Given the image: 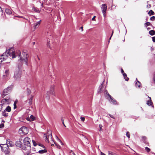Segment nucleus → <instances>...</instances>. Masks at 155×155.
<instances>
[{
    "mask_svg": "<svg viewBox=\"0 0 155 155\" xmlns=\"http://www.w3.org/2000/svg\"><path fill=\"white\" fill-rule=\"evenodd\" d=\"M23 55L24 58H22L21 57V53L20 52L19 54L18 57L19 58V59L18 60V68L15 69L14 73V79L16 80H19L20 79L21 74V68L22 65L23 64H25L27 66L28 65V54L24 52V50H23Z\"/></svg>",
    "mask_w": 155,
    "mask_h": 155,
    "instance_id": "nucleus-1",
    "label": "nucleus"
},
{
    "mask_svg": "<svg viewBox=\"0 0 155 155\" xmlns=\"http://www.w3.org/2000/svg\"><path fill=\"white\" fill-rule=\"evenodd\" d=\"M11 49H6V51L0 56V63L5 60L8 57L14 58L16 57L15 51H12Z\"/></svg>",
    "mask_w": 155,
    "mask_h": 155,
    "instance_id": "nucleus-2",
    "label": "nucleus"
},
{
    "mask_svg": "<svg viewBox=\"0 0 155 155\" xmlns=\"http://www.w3.org/2000/svg\"><path fill=\"white\" fill-rule=\"evenodd\" d=\"M30 138L28 137H26L23 140L24 144L28 148V152L26 153V155H28L31 153V144L29 141Z\"/></svg>",
    "mask_w": 155,
    "mask_h": 155,
    "instance_id": "nucleus-3",
    "label": "nucleus"
},
{
    "mask_svg": "<svg viewBox=\"0 0 155 155\" xmlns=\"http://www.w3.org/2000/svg\"><path fill=\"white\" fill-rule=\"evenodd\" d=\"M106 95L105 97L108 99L111 103L114 104H116L117 102L116 100L114 99L107 92V91H105Z\"/></svg>",
    "mask_w": 155,
    "mask_h": 155,
    "instance_id": "nucleus-4",
    "label": "nucleus"
},
{
    "mask_svg": "<svg viewBox=\"0 0 155 155\" xmlns=\"http://www.w3.org/2000/svg\"><path fill=\"white\" fill-rule=\"evenodd\" d=\"M3 144H0V146L2 150V151L4 152L6 155H9L10 153V150L9 148L7 146L3 147Z\"/></svg>",
    "mask_w": 155,
    "mask_h": 155,
    "instance_id": "nucleus-5",
    "label": "nucleus"
},
{
    "mask_svg": "<svg viewBox=\"0 0 155 155\" xmlns=\"http://www.w3.org/2000/svg\"><path fill=\"white\" fill-rule=\"evenodd\" d=\"M12 90V87L10 86L4 89L3 94H2V97H4L5 95L9 93Z\"/></svg>",
    "mask_w": 155,
    "mask_h": 155,
    "instance_id": "nucleus-6",
    "label": "nucleus"
},
{
    "mask_svg": "<svg viewBox=\"0 0 155 155\" xmlns=\"http://www.w3.org/2000/svg\"><path fill=\"white\" fill-rule=\"evenodd\" d=\"M54 86H51L50 87V89L49 91H48L47 93V96H46L48 100L49 98V94H51L53 95H54Z\"/></svg>",
    "mask_w": 155,
    "mask_h": 155,
    "instance_id": "nucleus-7",
    "label": "nucleus"
},
{
    "mask_svg": "<svg viewBox=\"0 0 155 155\" xmlns=\"http://www.w3.org/2000/svg\"><path fill=\"white\" fill-rule=\"evenodd\" d=\"M6 144H3V145L5 146H7V147H8L9 148V147H12L14 146V144L13 143V142L12 141H10V140L8 139L6 140Z\"/></svg>",
    "mask_w": 155,
    "mask_h": 155,
    "instance_id": "nucleus-8",
    "label": "nucleus"
},
{
    "mask_svg": "<svg viewBox=\"0 0 155 155\" xmlns=\"http://www.w3.org/2000/svg\"><path fill=\"white\" fill-rule=\"evenodd\" d=\"M11 99L9 97L3 99L1 101V103L2 104H4L5 103H9L11 102Z\"/></svg>",
    "mask_w": 155,
    "mask_h": 155,
    "instance_id": "nucleus-9",
    "label": "nucleus"
},
{
    "mask_svg": "<svg viewBox=\"0 0 155 155\" xmlns=\"http://www.w3.org/2000/svg\"><path fill=\"white\" fill-rule=\"evenodd\" d=\"M149 98V100H147V104L149 106H151L152 107H153V103L152 102L151 98L150 97H149L148 96H147Z\"/></svg>",
    "mask_w": 155,
    "mask_h": 155,
    "instance_id": "nucleus-10",
    "label": "nucleus"
},
{
    "mask_svg": "<svg viewBox=\"0 0 155 155\" xmlns=\"http://www.w3.org/2000/svg\"><path fill=\"white\" fill-rule=\"evenodd\" d=\"M107 6L106 4H103L101 7L102 13L106 12Z\"/></svg>",
    "mask_w": 155,
    "mask_h": 155,
    "instance_id": "nucleus-11",
    "label": "nucleus"
},
{
    "mask_svg": "<svg viewBox=\"0 0 155 155\" xmlns=\"http://www.w3.org/2000/svg\"><path fill=\"white\" fill-rule=\"evenodd\" d=\"M15 145L17 147L21 148L22 146V143L20 140H18L16 142Z\"/></svg>",
    "mask_w": 155,
    "mask_h": 155,
    "instance_id": "nucleus-12",
    "label": "nucleus"
},
{
    "mask_svg": "<svg viewBox=\"0 0 155 155\" xmlns=\"http://www.w3.org/2000/svg\"><path fill=\"white\" fill-rule=\"evenodd\" d=\"M104 80L102 83L101 84V85L99 87L97 91L98 93H100L101 92L102 89L103 87V84H104Z\"/></svg>",
    "mask_w": 155,
    "mask_h": 155,
    "instance_id": "nucleus-13",
    "label": "nucleus"
},
{
    "mask_svg": "<svg viewBox=\"0 0 155 155\" xmlns=\"http://www.w3.org/2000/svg\"><path fill=\"white\" fill-rule=\"evenodd\" d=\"M9 70H6L5 71V74L3 75V76L4 78L8 77L9 75Z\"/></svg>",
    "mask_w": 155,
    "mask_h": 155,
    "instance_id": "nucleus-14",
    "label": "nucleus"
},
{
    "mask_svg": "<svg viewBox=\"0 0 155 155\" xmlns=\"http://www.w3.org/2000/svg\"><path fill=\"white\" fill-rule=\"evenodd\" d=\"M41 21L40 20L38 21L35 23L34 24V26L35 29H36L37 28V26H38L41 23Z\"/></svg>",
    "mask_w": 155,
    "mask_h": 155,
    "instance_id": "nucleus-15",
    "label": "nucleus"
},
{
    "mask_svg": "<svg viewBox=\"0 0 155 155\" xmlns=\"http://www.w3.org/2000/svg\"><path fill=\"white\" fill-rule=\"evenodd\" d=\"M21 148V150L27 151L26 152V153L28 152L27 149L28 148H27V147L24 144V145H22Z\"/></svg>",
    "mask_w": 155,
    "mask_h": 155,
    "instance_id": "nucleus-16",
    "label": "nucleus"
},
{
    "mask_svg": "<svg viewBox=\"0 0 155 155\" xmlns=\"http://www.w3.org/2000/svg\"><path fill=\"white\" fill-rule=\"evenodd\" d=\"M47 150L46 149H44L39 150L38 152L40 154H43L47 152Z\"/></svg>",
    "mask_w": 155,
    "mask_h": 155,
    "instance_id": "nucleus-17",
    "label": "nucleus"
},
{
    "mask_svg": "<svg viewBox=\"0 0 155 155\" xmlns=\"http://www.w3.org/2000/svg\"><path fill=\"white\" fill-rule=\"evenodd\" d=\"M27 130V128L26 127H22L21 128H20L19 130V131L21 130L23 133H25V130Z\"/></svg>",
    "mask_w": 155,
    "mask_h": 155,
    "instance_id": "nucleus-18",
    "label": "nucleus"
},
{
    "mask_svg": "<svg viewBox=\"0 0 155 155\" xmlns=\"http://www.w3.org/2000/svg\"><path fill=\"white\" fill-rule=\"evenodd\" d=\"M6 13L7 14L10 15L12 14V12L9 8H6L5 10Z\"/></svg>",
    "mask_w": 155,
    "mask_h": 155,
    "instance_id": "nucleus-19",
    "label": "nucleus"
},
{
    "mask_svg": "<svg viewBox=\"0 0 155 155\" xmlns=\"http://www.w3.org/2000/svg\"><path fill=\"white\" fill-rule=\"evenodd\" d=\"M122 74L125 81H128L129 80V78L127 77V74L125 73H123Z\"/></svg>",
    "mask_w": 155,
    "mask_h": 155,
    "instance_id": "nucleus-20",
    "label": "nucleus"
},
{
    "mask_svg": "<svg viewBox=\"0 0 155 155\" xmlns=\"http://www.w3.org/2000/svg\"><path fill=\"white\" fill-rule=\"evenodd\" d=\"M140 83L138 81L135 83V86L136 87H140Z\"/></svg>",
    "mask_w": 155,
    "mask_h": 155,
    "instance_id": "nucleus-21",
    "label": "nucleus"
},
{
    "mask_svg": "<svg viewBox=\"0 0 155 155\" xmlns=\"http://www.w3.org/2000/svg\"><path fill=\"white\" fill-rule=\"evenodd\" d=\"M2 115L4 117H7L8 116V113H7L6 111H5V110L2 111Z\"/></svg>",
    "mask_w": 155,
    "mask_h": 155,
    "instance_id": "nucleus-22",
    "label": "nucleus"
},
{
    "mask_svg": "<svg viewBox=\"0 0 155 155\" xmlns=\"http://www.w3.org/2000/svg\"><path fill=\"white\" fill-rule=\"evenodd\" d=\"M149 34L151 35H153L155 34V31L153 30H150L149 31Z\"/></svg>",
    "mask_w": 155,
    "mask_h": 155,
    "instance_id": "nucleus-23",
    "label": "nucleus"
},
{
    "mask_svg": "<svg viewBox=\"0 0 155 155\" xmlns=\"http://www.w3.org/2000/svg\"><path fill=\"white\" fill-rule=\"evenodd\" d=\"M4 110L6 112H10L11 111V108L9 106H8Z\"/></svg>",
    "mask_w": 155,
    "mask_h": 155,
    "instance_id": "nucleus-24",
    "label": "nucleus"
},
{
    "mask_svg": "<svg viewBox=\"0 0 155 155\" xmlns=\"http://www.w3.org/2000/svg\"><path fill=\"white\" fill-rule=\"evenodd\" d=\"M64 117H61V120L62 121V123L63 124L65 127H66V126L64 124Z\"/></svg>",
    "mask_w": 155,
    "mask_h": 155,
    "instance_id": "nucleus-25",
    "label": "nucleus"
},
{
    "mask_svg": "<svg viewBox=\"0 0 155 155\" xmlns=\"http://www.w3.org/2000/svg\"><path fill=\"white\" fill-rule=\"evenodd\" d=\"M33 96H31V98L29 99V103L30 105L32 104V100L33 98Z\"/></svg>",
    "mask_w": 155,
    "mask_h": 155,
    "instance_id": "nucleus-26",
    "label": "nucleus"
},
{
    "mask_svg": "<svg viewBox=\"0 0 155 155\" xmlns=\"http://www.w3.org/2000/svg\"><path fill=\"white\" fill-rule=\"evenodd\" d=\"M148 14L150 15H154V12L151 10H150L149 12H148Z\"/></svg>",
    "mask_w": 155,
    "mask_h": 155,
    "instance_id": "nucleus-27",
    "label": "nucleus"
},
{
    "mask_svg": "<svg viewBox=\"0 0 155 155\" xmlns=\"http://www.w3.org/2000/svg\"><path fill=\"white\" fill-rule=\"evenodd\" d=\"M38 145L39 146L42 147L44 149L45 148V147L43 144H42L41 143H38Z\"/></svg>",
    "mask_w": 155,
    "mask_h": 155,
    "instance_id": "nucleus-28",
    "label": "nucleus"
},
{
    "mask_svg": "<svg viewBox=\"0 0 155 155\" xmlns=\"http://www.w3.org/2000/svg\"><path fill=\"white\" fill-rule=\"evenodd\" d=\"M108 152V155H117V154L114 153L113 152L109 151Z\"/></svg>",
    "mask_w": 155,
    "mask_h": 155,
    "instance_id": "nucleus-29",
    "label": "nucleus"
},
{
    "mask_svg": "<svg viewBox=\"0 0 155 155\" xmlns=\"http://www.w3.org/2000/svg\"><path fill=\"white\" fill-rule=\"evenodd\" d=\"M32 141L33 143V145L34 146H36L37 145H38V143H37L36 141H35L34 140H33Z\"/></svg>",
    "mask_w": 155,
    "mask_h": 155,
    "instance_id": "nucleus-30",
    "label": "nucleus"
},
{
    "mask_svg": "<svg viewBox=\"0 0 155 155\" xmlns=\"http://www.w3.org/2000/svg\"><path fill=\"white\" fill-rule=\"evenodd\" d=\"M150 25H151V24L150 22H147L146 23L144 24V25H145V26L146 27L147 26Z\"/></svg>",
    "mask_w": 155,
    "mask_h": 155,
    "instance_id": "nucleus-31",
    "label": "nucleus"
},
{
    "mask_svg": "<svg viewBox=\"0 0 155 155\" xmlns=\"http://www.w3.org/2000/svg\"><path fill=\"white\" fill-rule=\"evenodd\" d=\"M34 11L37 12H40V11L37 8H34Z\"/></svg>",
    "mask_w": 155,
    "mask_h": 155,
    "instance_id": "nucleus-32",
    "label": "nucleus"
},
{
    "mask_svg": "<svg viewBox=\"0 0 155 155\" xmlns=\"http://www.w3.org/2000/svg\"><path fill=\"white\" fill-rule=\"evenodd\" d=\"M30 119L32 121H33L35 120V118L33 115H31L30 116Z\"/></svg>",
    "mask_w": 155,
    "mask_h": 155,
    "instance_id": "nucleus-33",
    "label": "nucleus"
},
{
    "mask_svg": "<svg viewBox=\"0 0 155 155\" xmlns=\"http://www.w3.org/2000/svg\"><path fill=\"white\" fill-rule=\"evenodd\" d=\"M126 136L128 138H130V134L129 132H127L126 133Z\"/></svg>",
    "mask_w": 155,
    "mask_h": 155,
    "instance_id": "nucleus-34",
    "label": "nucleus"
},
{
    "mask_svg": "<svg viewBox=\"0 0 155 155\" xmlns=\"http://www.w3.org/2000/svg\"><path fill=\"white\" fill-rule=\"evenodd\" d=\"M145 149L147 152H149L150 150V148H149L148 147H145Z\"/></svg>",
    "mask_w": 155,
    "mask_h": 155,
    "instance_id": "nucleus-35",
    "label": "nucleus"
},
{
    "mask_svg": "<svg viewBox=\"0 0 155 155\" xmlns=\"http://www.w3.org/2000/svg\"><path fill=\"white\" fill-rule=\"evenodd\" d=\"M150 19L151 21H154L155 20V17L153 16L150 18Z\"/></svg>",
    "mask_w": 155,
    "mask_h": 155,
    "instance_id": "nucleus-36",
    "label": "nucleus"
},
{
    "mask_svg": "<svg viewBox=\"0 0 155 155\" xmlns=\"http://www.w3.org/2000/svg\"><path fill=\"white\" fill-rule=\"evenodd\" d=\"M80 119L83 122H84L85 120V118L84 117H81Z\"/></svg>",
    "mask_w": 155,
    "mask_h": 155,
    "instance_id": "nucleus-37",
    "label": "nucleus"
},
{
    "mask_svg": "<svg viewBox=\"0 0 155 155\" xmlns=\"http://www.w3.org/2000/svg\"><path fill=\"white\" fill-rule=\"evenodd\" d=\"M99 127H100L99 131H101L102 130V128L103 127V126H102V125L101 124H99Z\"/></svg>",
    "mask_w": 155,
    "mask_h": 155,
    "instance_id": "nucleus-38",
    "label": "nucleus"
},
{
    "mask_svg": "<svg viewBox=\"0 0 155 155\" xmlns=\"http://www.w3.org/2000/svg\"><path fill=\"white\" fill-rule=\"evenodd\" d=\"M4 124H0V129L4 127Z\"/></svg>",
    "mask_w": 155,
    "mask_h": 155,
    "instance_id": "nucleus-39",
    "label": "nucleus"
},
{
    "mask_svg": "<svg viewBox=\"0 0 155 155\" xmlns=\"http://www.w3.org/2000/svg\"><path fill=\"white\" fill-rule=\"evenodd\" d=\"M142 140H143V142H144V140H145L146 139V137L144 136H143L142 137Z\"/></svg>",
    "mask_w": 155,
    "mask_h": 155,
    "instance_id": "nucleus-40",
    "label": "nucleus"
},
{
    "mask_svg": "<svg viewBox=\"0 0 155 155\" xmlns=\"http://www.w3.org/2000/svg\"><path fill=\"white\" fill-rule=\"evenodd\" d=\"M109 115L111 118H112L113 119H115V118H114V117L113 115H111V114H109Z\"/></svg>",
    "mask_w": 155,
    "mask_h": 155,
    "instance_id": "nucleus-41",
    "label": "nucleus"
},
{
    "mask_svg": "<svg viewBox=\"0 0 155 155\" xmlns=\"http://www.w3.org/2000/svg\"><path fill=\"white\" fill-rule=\"evenodd\" d=\"M3 104H0V112L2 110V108Z\"/></svg>",
    "mask_w": 155,
    "mask_h": 155,
    "instance_id": "nucleus-42",
    "label": "nucleus"
},
{
    "mask_svg": "<svg viewBox=\"0 0 155 155\" xmlns=\"http://www.w3.org/2000/svg\"><path fill=\"white\" fill-rule=\"evenodd\" d=\"M17 106L15 102L14 104V109H15L16 108Z\"/></svg>",
    "mask_w": 155,
    "mask_h": 155,
    "instance_id": "nucleus-43",
    "label": "nucleus"
},
{
    "mask_svg": "<svg viewBox=\"0 0 155 155\" xmlns=\"http://www.w3.org/2000/svg\"><path fill=\"white\" fill-rule=\"evenodd\" d=\"M152 41L153 42H155V37H152Z\"/></svg>",
    "mask_w": 155,
    "mask_h": 155,
    "instance_id": "nucleus-44",
    "label": "nucleus"
},
{
    "mask_svg": "<svg viewBox=\"0 0 155 155\" xmlns=\"http://www.w3.org/2000/svg\"><path fill=\"white\" fill-rule=\"evenodd\" d=\"M153 81H154V83L155 84V73L154 74V75H153Z\"/></svg>",
    "mask_w": 155,
    "mask_h": 155,
    "instance_id": "nucleus-45",
    "label": "nucleus"
},
{
    "mask_svg": "<svg viewBox=\"0 0 155 155\" xmlns=\"http://www.w3.org/2000/svg\"><path fill=\"white\" fill-rule=\"evenodd\" d=\"M95 16H94L92 18V21H95V18L96 17Z\"/></svg>",
    "mask_w": 155,
    "mask_h": 155,
    "instance_id": "nucleus-46",
    "label": "nucleus"
},
{
    "mask_svg": "<svg viewBox=\"0 0 155 155\" xmlns=\"http://www.w3.org/2000/svg\"><path fill=\"white\" fill-rule=\"evenodd\" d=\"M48 137H50L51 138L52 137V135L51 134V133L50 134L48 135Z\"/></svg>",
    "mask_w": 155,
    "mask_h": 155,
    "instance_id": "nucleus-47",
    "label": "nucleus"
},
{
    "mask_svg": "<svg viewBox=\"0 0 155 155\" xmlns=\"http://www.w3.org/2000/svg\"><path fill=\"white\" fill-rule=\"evenodd\" d=\"M113 33H114V31H113V30L112 31V34H111V36L110 37V38H109V40L111 39V37L112 36V35H113Z\"/></svg>",
    "mask_w": 155,
    "mask_h": 155,
    "instance_id": "nucleus-48",
    "label": "nucleus"
},
{
    "mask_svg": "<svg viewBox=\"0 0 155 155\" xmlns=\"http://www.w3.org/2000/svg\"><path fill=\"white\" fill-rule=\"evenodd\" d=\"M147 8H150L151 7V5L150 4H148L147 5Z\"/></svg>",
    "mask_w": 155,
    "mask_h": 155,
    "instance_id": "nucleus-49",
    "label": "nucleus"
},
{
    "mask_svg": "<svg viewBox=\"0 0 155 155\" xmlns=\"http://www.w3.org/2000/svg\"><path fill=\"white\" fill-rule=\"evenodd\" d=\"M121 73L123 74V73H124V71H123V69L122 68L121 70Z\"/></svg>",
    "mask_w": 155,
    "mask_h": 155,
    "instance_id": "nucleus-50",
    "label": "nucleus"
},
{
    "mask_svg": "<svg viewBox=\"0 0 155 155\" xmlns=\"http://www.w3.org/2000/svg\"><path fill=\"white\" fill-rule=\"evenodd\" d=\"M50 41H48L47 43V46H49V43H50Z\"/></svg>",
    "mask_w": 155,
    "mask_h": 155,
    "instance_id": "nucleus-51",
    "label": "nucleus"
},
{
    "mask_svg": "<svg viewBox=\"0 0 155 155\" xmlns=\"http://www.w3.org/2000/svg\"><path fill=\"white\" fill-rule=\"evenodd\" d=\"M101 155H106L105 154L102 152H101Z\"/></svg>",
    "mask_w": 155,
    "mask_h": 155,
    "instance_id": "nucleus-52",
    "label": "nucleus"
},
{
    "mask_svg": "<svg viewBox=\"0 0 155 155\" xmlns=\"http://www.w3.org/2000/svg\"><path fill=\"white\" fill-rule=\"evenodd\" d=\"M105 13H106V12L103 13V15H104V17H105V16H106Z\"/></svg>",
    "mask_w": 155,
    "mask_h": 155,
    "instance_id": "nucleus-53",
    "label": "nucleus"
},
{
    "mask_svg": "<svg viewBox=\"0 0 155 155\" xmlns=\"http://www.w3.org/2000/svg\"><path fill=\"white\" fill-rule=\"evenodd\" d=\"M58 140L59 141H60V142H61V143H62V142L59 139V138L56 136Z\"/></svg>",
    "mask_w": 155,
    "mask_h": 155,
    "instance_id": "nucleus-54",
    "label": "nucleus"
},
{
    "mask_svg": "<svg viewBox=\"0 0 155 155\" xmlns=\"http://www.w3.org/2000/svg\"><path fill=\"white\" fill-rule=\"evenodd\" d=\"M30 92H31L30 90H29V91L28 90V93L29 94L30 93Z\"/></svg>",
    "mask_w": 155,
    "mask_h": 155,
    "instance_id": "nucleus-55",
    "label": "nucleus"
},
{
    "mask_svg": "<svg viewBox=\"0 0 155 155\" xmlns=\"http://www.w3.org/2000/svg\"><path fill=\"white\" fill-rule=\"evenodd\" d=\"M81 29L82 31H83V27H81Z\"/></svg>",
    "mask_w": 155,
    "mask_h": 155,
    "instance_id": "nucleus-56",
    "label": "nucleus"
},
{
    "mask_svg": "<svg viewBox=\"0 0 155 155\" xmlns=\"http://www.w3.org/2000/svg\"><path fill=\"white\" fill-rule=\"evenodd\" d=\"M150 29V28H147V29L148 30Z\"/></svg>",
    "mask_w": 155,
    "mask_h": 155,
    "instance_id": "nucleus-57",
    "label": "nucleus"
},
{
    "mask_svg": "<svg viewBox=\"0 0 155 155\" xmlns=\"http://www.w3.org/2000/svg\"><path fill=\"white\" fill-rule=\"evenodd\" d=\"M2 122H5V121H4L3 120H2Z\"/></svg>",
    "mask_w": 155,
    "mask_h": 155,
    "instance_id": "nucleus-58",
    "label": "nucleus"
},
{
    "mask_svg": "<svg viewBox=\"0 0 155 155\" xmlns=\"http://www.w3.org/2000/svg\"><path fill=\"white\" fill-rule=\"evenodd\" d=\"M113 5H112V6H111V7H112V8H113Z\"/></svg>",
    "mask_w": 155,
    "mask_h": 155,
    "instance_id": "nucleus-59",
    "label": "nucleus"
},
{
    "mask_svg": "<svg viewBox=\"0 0 155 155\" xmlns=\"http://www.w3.org/2000/svg\"><path fill=\"white\" fill-rule=\"evenodd\" d=\"M41 5L42 6H43V4L42 3L41 4Z\"/></svg>",
    "mask_w": 155,
    "mask_h": 155,
    "instance_id": "nucleus-60",
    "label": "nucleus"
},
{
    "mask_svg": "<svg viewBox=\"0 0 155 155\" xmlns=\"http://www.w3.org/2000/svg\"><path fill=\"white\" fill-rule=\"evenodd\" d=\"M38 59L39 60H40L39 58L38 57Z\"/></svg>",
    "mask_w": 155,
    "mask_h": 155,
    "instance_id": "nucleus-61",
    "label": "nucleus"
},
{
    "mask_svg": "<svg viewBox=\"0 0 155 155\" xmlns=\"http://www.w3.org/2000/svg\"><path fill=\"white\" fill-rule=\"evenodd\" d=\"M46 139H48L47 137H46Z\"/></svg>",
    "mask_w": 155,
    "mask_h": 155,
    "instance_id": "nucleus-62",
    "label": "nucleus"
},
{
    "mask_svg": "<svg viewBox=\"0 0 155 155\" xmlns=\"http://www.w3.org/2000/svg\"><path fill=\"white\" fill-rule=\"evenodd\" d=\"M10 48L11 49V48Z\"/></svg>",
    "mask_w": 155,
    "mask_h": 155,
    "instance_id": "nucleus-63",
    "label": "nucleus"
},
{
    "mask_svg": "<svg viewBox=\"0 0 155 155\" xmlns=\"http://www.w3.org/2000/svg\"><path fill=\"white\" fill-rule=\"evenodd\" d=\"M54 145V144L51 145V146Z\"/></svg>",
    "mask_w": 155,
    "mask_h": 155,
    "instance_id": "nucleus-64",
    "label": "nucleus"
}]
</instances>
